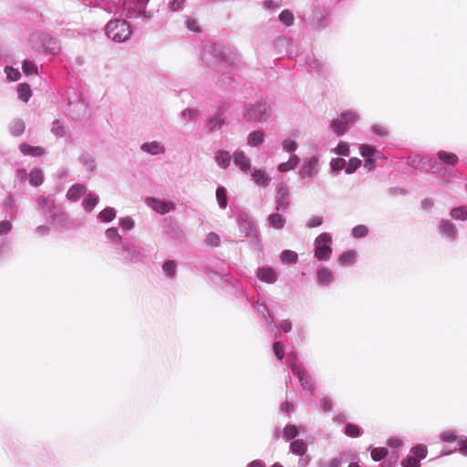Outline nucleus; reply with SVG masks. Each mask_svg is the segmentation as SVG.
<instances>
[{
    "label": "nucleus",
    "instance_id": "2eb2a0df",
    "mask_svg": "<svg viewBox=\"0 0 467 467\" xmlns=\"http://www.w3.org/2000/svg\"><path fill=\"white\" fill-rule=\"evenodd\" d=\"M140 150L143 152L149 153L150 155H160L165 152L164 145L157 140L148 141L143 143L140 146Z\"/></svg>",
    "mask_w": 467,
    "mask_h": 467
},
{
    "label": "nucleus",
    "instance_id": "aec40b11",
    "mask_svg": "<svg viewBox=\"0 0 467 467\" xmlns=\"http://www.w3.org/2000/svg\"><path fill=\"white\" fill-rule=\"evenodd\" d=\"M289 450L296 455L303 456L307 451V444L304 440L298 439L290 443Z\"/></svg>",
    "mask_w": 467,
    "mask_h": 467
},
{
    "label": "nucleus",
    "instance_id": "774afa93",
    "mask_svg": "<svg viewBox=\"0 0 467 467\" xmlns=\"http://www.w3.org/2000/svg\"><path fill=\"white\" fill-rule=\"evenodd\" d=\"M280 327L284 332L287 333L292 329V324L288 320H283L280 323Z\"/></svg>",
    "mask_w": 467,
    "mask_h": 467
},
{
    "label": "nucleus",
    "instance_id": "c85d7f7f",
    "mask_svg": "<svg viewBox=\"0 0 467 467\" xmlns=\"http://www.w3.org/2000/svg\"><path fill=\"white\" fill-rule=\"evenodd\" d=\"M285 223V218L278 213H273L268 217V223L275 229H281L284 227Z\"/></svg>",
    "mask_w": 467,
    "mask_h": 467
},
{
    "label": "nucleus",
    "instance_id": "f3484780",
    "mask_svg": "<svg viewBox=\"0 0 467 467\" xmlns=\"http://www.w3.org/2000/svg\"><path fill=\"white\" fill-rule=\"evenodd\" d=\"M232 159L233 154L223 150H217L214 155V161L216 164L222 169L228 168Z\"/></svg>",
    "mask_w": 467,
    "mask_h": 467
},
{
    "label": "nucleus",
    "instance_id": "4be33fe9",
    "mask_svg": "<svg viewBox=\"0 0 467 467\" xmlns=\"http://www.w3.org/2000/svg\"><path fill=\"white\" fill-rule=\"evenodd\" d=\"M358 253L354 250L344 252L338 258V262L342 265H351L355 264Z\"/></svg>",
    "mask_w": 467,
    "mask_h": 467
},
{
    "label": "nucleus",
    "instance_id": "37998d69",
    "mask_svg": "<svg viewBox=\"0 0 467 467\" xmlns=\"http://www.w3.org/2000/svg\"><path fill=\"white\" fill-rule=\"evenodd\" d=\"M347 161L341 158H334L330 161V168L333 171H339L346 169Z\"/></svg>",
    "mask_w": 467,
    "mask_h": 467
},
{
    "label": "nucleus",
    "instance_id": "4d7b16f0",
    "mask_svg": "<svg viewBox=\"0 0 467 467\" xmlns=\"http://www.w3.org/2000/svg\"><path fill=\"white\" fill-rule=\"evenodd\" d=\"M52 132L56 136H64L66 133V129L60 121H54L52 124Z\"/></svg>",
    "mask_w": 467,
    "mask_h": 467
},
{
    "label": "nucleus",
    "instance_id": "e433bc0d",
    "mask_svg": "<svg viewBox=\"0 0 467 467\" xmlns=\"http://www.w3.org/2000/svg\"><path fill=\"white\" fill-rule=\"evenodd\" d=\"M29 182L34 186H38L43 182V173L40 170L35 169L30 172Z\"/></svg>",
    "mask_w": 467,
    "mask_h": 467
},
{
    "label": "nucleus",
    "instance_id": "e2e57ef3",
    "mask_svg": "<svg viewBox=\"0 0 467 467\" xmlns=\"http://www.w3.org/2000/svg\"><path fill=\"white\" fill-rule=\"evenodd\" d=\"M299 457L298 467H306L311 461V457L307 453Z\"/></svg>",
    "mask_w": 467,
    "mask_h": 467
},
{
    "label": "nucleus",
    "instance_id": "7ed1b4c3",
    "mask_svg": "<svg viewBox=\"0 0 467 467\" xmlns=\"http://www.w3.org/2000/svg\"><path fill=\"white\" fill-rule=\"evenodd\" d=\"M359 116L358 113L352 110H348L340 114L336 119H334L330 127L332 130L338 136H342L346 133L348 127L357 121H358Z\"/></svg>",
    "mask_w": 467,
    "mask_h": 467
},
{
    "label": "nucleus",
    "instance_id": "cd10ccee",
    "mask_svg": "<svg viewBox=\"0 0 467 467\" xmlns=\"http://www.w3.org/2000/svg\"><path fill=\"white\" fill-rule=\"evenodd\" d=\"M224 119L222 116L218 115L209 119L207 127L209 130L215 131L221 130L224 126Z\"/></svg>",
    "mask_w": 467,
    "mask_h": 467
},
{
    "label": "nucleus",
    "instance_id": "c756f323",
    "mask_svg": "<svg viewBox=\"0 0 467 467\" xmlns=\"http://www.w3.org/2000/svg\"><path fill=\"white\" fill-rule=\"evenodd\" d=\"M281 146H282V149L284 151L292 153V154H294V152L298 148V144L296 141V140L291 139V138L284 139L281 142Z\"/></svg>",
    "mask_w": 467,
    "mask_h": 467
},
{
    "label": "nucleus",
    "instance_id": "393cba45",
    "mask_svg": "<svg viewBox=\"0 0 467 467\" xmlns=\"http://www.w3.org/2000/svg\"><path fill=\"white\" fill-rule=\"evenodd\" d=\"M20 151L25 155L41 156L44 154V150L40 147H34L23 143L20 145Z\"/></svg>",
    "mask_w": 467,
    "mask_h": 467
},
{
    "label": "nucleus",
    "instance_id": "0e129e2a",
    "mask_svg": "<svg viewBox=\"0 0 467 467\" xmlns=\"http://www.w3.org/2000/svg\"><path fill=\"white\" fill-rule=\"evenodd\" d=\"M185 0H173L171 4H170V8L172 10V11H178L180 9H182L183 4H184Z\"/></svg>",
    "mask_w": 467,
    "mask_h": 467
},
{
    "label": "nucleus",
    "instance_id": "412c9836",
    "mask_svg": "<svg viewBox=\"0 0 467 467\" xmlns=\"http://www.w3.org/2000/svg\"><path fill=\"white\" fill-rule=\"evenodd\" d=\"M86 192V187L81 184L73 185L67 192V197L70 201H78Z\"/></svg>",
    "mask_w": 467,
    "mask_h": 467
},
{
    "label": "nucleus",
    "instance_id": "de8ad7c7",
    "mask_svg": "<svg viewBox=\"0 0 467 467\" xmlns=\"http://www.w3.org/2000/svg\"><path fill=\"white\" fill-rule=\"evenodd\" d=\"M402 467H420V460L415 458L412 454L408 455L404 460L401 462Z\"/></svg>",
    "mask_w": 467,
    "mask_h": 467
},
{
    "label": "nucleus",
    "instance_id": "1a4fd4ad",
    "mask_svg": "<svg viewBox=\"0 0 467 467\" xmlns=\"http://www.w3.org/2000/svg\"><path fill=\"white\" fill-rule=\"evenodd\" d=\"M358 149L360 155L365 159L364 167L371 171L375 166V160L379 157V152L375 147L368 144H361Z\"/></svg>",
    "mask_w": 467,
    "mask_h": 467
},
{
    "label": "nucleus",
    "instance_id": "2f4dec72",
    "mask_svg": "<svg viewBox=\"0 0 467 467\" xmlns=\"http://www.w3.org/2000/svg\"><path fill=\"white\" fill-rule=\"evenodd\" d=\"M216 201L220 208H226L227 206V195H226V189L223 186H220L216 189Z\"/></svg>",
    "mask_w": 467,
    "mask_h": 467
},
{
    "label": "nucleus",
    "instance_id": "bb28decb",
    "mask_svg": "<svg viewBox=\"0 0 467 467\" xmlns=\"http://www.w3.org/2000/svg\"><path fill=\"white\" fill-rule=\"evenodd\" d=\"M17 94H18V98L22 101L27 102L32 96V90H31L29 85H27L26 83H22V84L18 85Z\"/></svg>",
    "mask_w": 467,
    "mask_h": 467
},
{
    "label": "nucleus",
    "instance_id": "8fccbe9b",
    "mask_svg": "<svg viewBox=\"0 0 467 467\" xmlns=\"http://www.w3.org/2000/svg\"><path fill=\"white\" fill-rule=\"evenodd\" d=\"M5 72L6 74V78L10 81H16L20 78V72L17 68H14L12 67H5Z\"/></svg>",
    "mask_w": 467,
    "mask_h": 467
},
{
    "label": "nucleus",
    "instance_id": "ddd939ff",
    "mask_svg": "<svg viewBox=\"0 0 467 467\" xmlns=\"http://www.w3.org/2000/svg\"><path fill=\"white\" fill-rule=\"evenodd\" d=\"M291 363V369L294 375L298 378V380L301 382L304 389L308 390L311 389V381L309 376L305 372L302 368L301 365L298 364L294 358L289 357Z\"/></svg>",
    "mask_w": 467,
    "mask_h": 467
},
{
    "label": "nucleus",
    "instance_id": "473e14b6",
    "mask_svg": "<svg viewBox=\"0 0 467 467\" xmlns=\"http://www.w3.org/2000/svg\"><path fill=\"white\" fill-rule=\"evenodd\" d=\"M25 128V123L21 119L13 120L9 126L10 132L15 136L21 135L24 132Z\"/></svg>",
    "mask_w": 467,
    "mask_h": 467
},
{
    "label": "nucleus",
    "instance_id": "f8f14e48",
    "mask_svg": "<svg viewBox=\"0 0 467 467\" xmlns=\"http://www.w3.org/2000/svg\"><path fill=\"white\" fill-rule=\"evenodd\" d=\"M233 161L234 165L244 173L247 174L253 168L250 158L244 150H236L233 153Z\"/></svg>",
    "mask_w": 467,
    "mask_h": 467
},
{
    "label": "nucleus",
    "instance_id": "c03bdc74",
    "mask_svg": "<svg viewBox=\"0 0 467 467\" xmlns=\"http://www.w3.org/2000/svg\"><path fill=\"white\" fill-rule=\"evenodd\" d=\"M299 429L295 425H287L284 429V437L286 440H292L297 436Z\"/></svg>",
    "mask_w": 467,
    "mask_h": 467
},
{
    "label": "nucleus",
    "instance_id": "7c9ffc66",
    "mask_svg": "<svg viewBox=\"0 0 467 467\" xmlns=\"http://www.w3.org/2000/svg\"><path fill=\"white\" fill-rule=\"evenodd\" d=\"M438 158L447 163V164H450V165H454L457 163L458 161V157L454 154V153H451V152H447V151H444V150H441L438 152Z\"/></svg>",
    "mask_w": 467,
    "mask_h": 467
},
{
    "label": "nucleus",
    "instance_id": "338daca9",
    "mask_svg": "<svg viewBox=\"0 0 467 467\" xmlns=\"http://www.w3.org/2000/svg\"><path fill=\"white\" fill-rule=\"evenodd\" d=\"M388 444L390 447L398 448L402 445V441L400 438L393 437L389 440Z\"/></svg>",
    "mask_w": 467,
    "mask_h": 467
},
{
    "label": "nucleus",
    "instance_id": "603ef678",
    "mask_svg": "<svg viewBox=\"0 0 467 467\" xmlns=\"http://www.w3.org/2000/svg\"><path fill=\"white\" fill-rule=\"evenodd\" d=\"M388 453L385 448H374L371 450V458L378 462L383 459Z\"/></svg>",
    "mask_w": 467,
    "mask_h": 467
},
{
    "label": "nucleus",
    "instance_id": "f704fd0d",
    "mask_svg": "<svg viewBox=\"0 0 467 467\" xmlns=\"http://www.w3.org/2000/svg\"><path fill=\"white\" fill-rule=\"evenodd\" d=\"M105 236L113 244H119L121 243V236L115 227L108 228L105 231Z\"/></svg>",
    "mask_w": 467,
    "mask_h": 467
},
{
    "label": "nucleus",
    "instance_id": "13d9d810",
    "mask_svg": "<svg viewBox=\"0 0 467 467\" xmlns=\"http://www.w3.org/2000/svg\"><path fill=\"white\" fill-rule=\"evenodd\" d=\"M441 438L444 441H457L459 437L456 436V433H455L454 431L449 430V431H443L441 434Z\"/></svg>",
    "mask_w": 467,
    "mask_h": 467
},
{
    "label": "nucleus",
    "instance_id": "9d476101",
    "mask_svg": "<svg viewBox=\"0 0 467 467\" xmlns=\"http://www.w3.org/2000/svg\"><path fill=\"white\" fill-rule=\"evenodd\" d=\"M289 203V189L285 182H280L276 186V210L285 211L288 208Z\"/></svg>",
    "mask_w": 467,
    "mask_h": 467
},
{
    "label": "nucleus",
    "instance_id": "49530a36",
    "mask_svg": "<svg viewBox=\"0 0 467 467\" xmlns=\"http://www.w3.org/2000/svg\"><path fill=\"white\" fill-rule=\"evenodd\" d=\"M279 19L287 26L293 25L294 23V16L289 10L282 11L279 15Z\"/></svg>",
    "mask_w": 467,
    "mask_h": 467
},
{
    "label": "nucleus",
    "instance_id": "dca6fc26",
    "mask_svg": "<svg viewBox=\"0 0 467 467\" xmlns=\"http://www.w3.org/2000/svg\"><path fill=\"white\" fill-rule=\"evenodd\" d=\"M300 159L296 154H291L286 161L281 162L277 165V171L280 173L294 171L299 164Z\"/></svg>",
    "mask_w": 467,
    "mask_h": 467
},
{
    "label": "nucleus",
    "instance_id": "f257e3e1",
    "mask_svg": "<svg viewBox=\"0 0 467 467\" xmlns=\"http://www.w3.org/2000/svg\"><path fill=\"white\" fill-rule=\"evenodd\" d=\"M148 1L149 0H112L109 4L108 11L132 18L144 12Z\"/></svg>",
    "mask_w": 467,
    "mask_h": 467
},
{
    "label": "nucleus",
    "instance_id": "3c124183",
    "mask_svg": "<svg viewBox=\"0 0 467 467\" xmlns=\"http://www.w3.org/2000/svg\"><path fill=\"white\" fill-rule=\"evenodd\" d=\"M119 223V226L125 231L131 230L135 224L133 219L130 216L120 218Z\"/></svg>",
    "mask_w": 467,
    "mask_h": 467
},
{
    "label": "nucleus",
    "instance_id": "6e6d98bb",
    "mask_svg": "<svg viewBox=\"0 0 467 467\" xmlns=\"http://www.w3.org/2000/svg\"><path fill=\"white\" fill-rule=\"evenodd\" d=\"M457 451L464 456H467V438L460 436L457 440Z\"/></svg>",
    "mask_w": 467,
    "mask_h": 467
},
{
    "label": "nucleus",
    "instance_id": "a878e982",
    "mask_svg": "<svg viewBox=\"0 0 467 467\" xmlns=\"http://www.w3.org/2000/svg\"><path fill=\"white\" fill-rule=\"evenodd\" d=\"M199 115V111L196 109L188 108L181 112L180 118L183 122L188 123L196 119Z\"/></svg>",
    "mask_w": 467,
    "mask_h": 467
},
{
    "label": "nucleus",
    "instance_id": "6ab92c4d",
    "mask_svg": "<svg viewBox=\"0 0 467 467\" xmlns=\"http://www.w3.org/2000/svg\"><path fill=\"white\" fill-rule=\"evenodd\" d=\"M317 281L320 284L329 285L334 281L333 272L327 267H321L317 269Z\"/></svg>",
    "mask_w": 467,
    "mask_h": 467
},
{
    "label": "nucleus",
    "instance_id": "5fc2aeb1",
    "mask_svg": "<svg viewBox=\"0 0 467 467\" xmlns=\"http://www.w3.org/2000/svg\"><path fill=\"white\" fill-rule=\"evenodd\" d=\"M345 434L350 437H358L360 434V430L357 425L348 423L345 427Z\"/></svg>",
    "mask_w": 467,
    "mask_h": 467
},
{
    "label": "nucleus",
    "instance_id": "0eeeda50",
    "mask_svg": "<svg viewBox=\"0 0 467 467\" xmlns=\"http://www.w3.org/2000/svg\"><path fill=\"white\" fill-rule=\"evenodd\" d=\"M299 172L302 177H306L310 180L314 179L319 172L318 158L316 156L306 158Z\"/></svg>",
    "mask_w": 467,
    "mask_h": 467
},
{
    "label": "nucleus",
    "instance_id": "9b49d317",
    "mask_svg": "<svg viewBox=\"0 0 467 467\" xmlns=\"http://www.w3.org/2000/svg\"><path fill=\"white\" fill-rule=\"evenodd\" d=\"M441 236L449 242H453L458 235L456 225L449 220L441 219L438 224Z\"/></svg>",
    "mask_w": 467,
    "mask_h": 467
},
{
    "label": "nucleus",
    "instance_id": "052dcab7",
    "mask_svg": "<svg viewBox=\"0 0 467 467\" xmlns=\"http://www.w3.org/2000/svg\"><path fill=\"white\" fill-rule=\"evenodd\" d=\"M322 222H323L322 217L313 216L307 221L306 226L309 228L317 227L322 224Z\"/></svg>",
    "mask_w": 467,
    "mask_h": 467
},
{
    "label": "nucleus",
    "instance_id": "864d4df0",
    "mask_svg": "<svg viewBox=\"0 0 467 467\" xmlns=\"http://www.w3.org/2000/svg\"><path fill=\"white\" fill-rule=\"evenodd\" d=\"M368 233L367 226L365 225H357L352 229V235L355 238L365 237Z\"/></svg>",
    "mask_w": 467,
    "mask_h": 467
},
{
    "label": "nucleus",
    "instance_id": "b1692460",
    "mask_svg": "<svg viewBox=\"0 0 467 467\" xmlns=\"http://www.w3.org/2000/svg\"><path fill=\"white\" fill-rule=\"evenodd\" d=\"M98 202L99 196L94 193H89L84 198L82 206L86 212L89 213L96 207Z\"/></svg>",
    "mask_w": 467,
    "mask_h": 467
},
{
    "label": "nucleus",
    "instance_id": "f03ea898",
    "mask_svg": "<svg viewBox=\"0 0 467 467\" xmlns=\"http://www.w3.org/2000/svg\"><path fill=\"white\" fill-rule=\"evenodd\" d=\"M106 36L114 42L122 43L131 35L130 25L122 19L110 20L105 26Z\"/></svg>",
    "mask_w": 467,
    "mask_h": 467
},
{
    "label": "nucleus",
    "instance_id": "a18cd8bd",
    "mask_svg": "<svg viewBox=\"0 0 467 467\" xmlns=\"http://www.w3.org/2000/svg\"><path fill=\"white\" fill-rule=\"evenodd\" d=\"M23 72L26 75L37 74V67L36 65L29 60H25L22 66Z\"/></svg>",
    "mask_w": 467,
    "mask_h": 467
},
{
    "label": "nucleus",
    "instance_id": "72a5a7b5",
    "mask_svg": "<svg viewBox=\"0 0 467 467\" xmlns=\"http://www.w3.org/2000/svg\"><path fill=\"white\" fill-rule=\"evenodd\" d=\"M451 216L455 220H467V206H459L451 209Z\"/></svg>",
    "mask_w": 467,
    "mask_h": 467
},
{
    "label": "nucleus",
    "instance_id": "4468645a",
    "mask_svg": "<svg viewBox=\"0 0 467 467\" xmlns=\"http://www.w3.org/2000/svg\"><path fill=\"white\" fill-rule=\"evenodd\" d=\"M256 275L259 280L268 284H273L277 279V274L275 270L269 266H263L258 268Z\"/></svg>",
    "mask_w": 467,
    "mask_h": 467
},
{
    "label": "nucleus",
    "instance_id": "39448f33",
    "mask_svg": "<svg viewBox=\"0 0 467 467\" xmlns=\"http://www.w3.org/2000/svg\"><path fill=\"white\" fill-rule=\"evenodd\" d=\"M145 204L155 213L164 215L176 210V204L170 200L159 199L155 197H146Z\"/></svg>",
    "mask_w": 467,
    "mask_h": 467
},
{
    "label": "nucleus",
    "instance_id": "20e7f679",
    "mask_svg": "<svg viewBox=\"0 0 467 467\" xmlns=\"http://www.w3.org/2000/svg\"><path fill=\"white\" fill-rule=\"evenodd\" d=\"M332 236L328 233L319 234L314 242L315 257L320 261H327L332 254Z\"/></svg>",
    "mask_w": 467,
    "mask_h": 467
},
{
    "label": "nucleus",
    "instance_id": "69168bd1",
    "mask_svg": "<svg viewBox=\"0 0 467 467\" xmlns=\"http://www.w3.org/2000/svg\"><path fill=\"white\" fill-rule=\"evenodd\" d=\"M10 229L11 223L9 222L4 221L0 223V235L8 233Z\"/></svg>",
    "mask_w": 467,
    "mask_h": 467
},
{
    "label": "nucleus",
    "instance_id": "bf43d9fd",
    "mask_svg": "<svg viewBox=\"0 0 467 467\" xmlns=\"http://www.w3.org/2000/svg\"><path fill=\"white\" fill-rule=\"evenodd\" d=\"M372 131L380 137H386L388 135V129L381 124L373 125Z\"/></svg>",
    "mask_w": 467,
    "mask_h": 467
},
{
    "label": "nucleus",
    "instance_id": "58836bf2",
    "mask_svg": "<svg viewBox=\"0 0 467 467\" xmlns=\"http://www.w3.org/2000/svg\"><path fill=\"white\" fill-rule=\"evenodd\" d=\"M281 261L285 264L295 263L297 259V254L291 250H285L280 255Z\"/></svg>",
    "mask_w": 467,
    "mask_h": 467
},
{
    "label": "nucleus",
    "instance_id": "423d86ee",
    "mask_svg": "<svg viewBox=\"0 0 467 467\" xmlns=\"http://www.w3.org/2000/svg\"><path fill=\"white\" fill-rule=\"evenodd\" d=\"M244 119L251 122H262L269 117V109L265 103H258L247 109Z\"/></svg>",
    "mask_w": 467,
    "mask_h": 467
},
{
    "label": "nucleus",
    "instance_id": "680f3d73",
    "mask_svg": "<svg viewBox=\"0 0 467 467\" xmlns=\"http://www.w3.org/2000/svg\"><path fill=\"white\" fill-rule=\"evenodd\" d=\"M274 352L278 359H282L285 356L283 346L279 342H275Z\"/></svg>",
    "mask_w": 467,
    "mask_h": 467
},
{
    "label": "nucleus",
    "instance_id": "c9c22d12",
    "mask_svg": "<svg viewBox=\"0 0 467 467\" xmlns=\"http://www.w3.org/2000/svg\"><path fill=\"white\" fill-rule=\"evenodd\" d=\"M410 453L417 459H424L427 456V447L423 444H418L410 449Z\"/></svg>",
    "mask_w": 467,
    "mask_h": 467
},
{
    "label": "nucleus",
    "instance_id": "6e6552de",
    "mask_svg": "<svg viewBox=\"0 0 467 467\" xmlns=\"http://www.w3.org/2000/svg\"><path fill=\"white\" fill-rule=\"evenodd\" d=\"M247 174L250 176L252 182L255 185L262 188L268 187L272 182L271 176L263 168L253 166V168L249 171Z\"/></svg>",
    "mask_w": 467,
    "mask_h": 467
},
{
    "label": "nucleus",
    "instance_id": "a211bd4d",
    "mask_svg": "<svg viewBox=\"0 0 467 467\" xmlns=\"http://www.w3.org/2000/svg\"><path fill=\"white\" fill-rule=\"evenodd\" d=\"M265 140V133L263 130H256L250 132L247 136V145L254 148L262 145Z\"/></svg>",
    "mask_w": 467,
    "mask_h": 467
},
{
    "label": "nucleus",
    "instance_id": "4c0bfd02",
    "mask_svg": "<svg viewBox=\"0 0 467 467\" xmlns=\"http://www.w3.org/2000/svg\"><path fill=\"white\" fill-rule=\"evenodd\" d=\"M80 162L89 171H92L96 168L95 160L88 154L81 155Z\"/></svg>",
    "mask_w": 467,
    "mask_h": 467
},
{
    "label": "nucleus",
    "instance_id": "5701e85b",
    "mask_svg": "<svg viewBox=\"0 0 467 467\" xmlns=\"http://www.w3.org/2000/svg\"><path fill=\"white\" fill-rule=\"evenodd\" d=\"M116 210L112 207H107L99 213L98 218L101 223H110L116 218Z\"/></svg>",
    "mask_w": 467,
    "mask_h": 467
},
{
    "label": "nucleus",
    "instance_id": "a19ab883",
    "mask_svg": "<svg viewBox=\"0 0 467 467\" xmlns=\"http://www.w3.org/2000/svg\"><path fill=\"white\" fill-rule=\"evenodd\" d=\"M361 166V161L358 158H351L346 166V172L351 174Z\"/></svg>",
    "mask_w": 467,
    "mask_h": 467
},
{
    "label": "nucleus",
    "instance_id": "ea45409f",
    "mask_svg": "<svg viewBox=\"0 0 467 467\" xmlns=\"http://www.w3.org/2000/svg\"><path fill=\"white\" fill-rule=\"evenodd\" d=\"M332 152L337 155L348 156L350 153L349 145L347 142L340 141L338 145L332 150Z\"/></svg>",
    "mask_w": 467,
    "mask_h": 467
},
{
    "label": "nucleus",
    "instance_id": "09e8293b",
    "mask_svg": "<svg viewBox=\"0 0 467 467\" xmlns=\"http://www.w3.org/2000/svg\"><path fill=\"white\" fill-rule=\"evenodd\" d=\"M162 269L169 277H173L176 274V264L173 261H167L163 264Z\"/></svg>",
    "mask_w": 467,
    "mask_h": 467
},
{
    "label": "nucleus",
    "instance_id": "79ce46f5",
    "mask_svg": "<svg viewBox=\"0 0 467 467\" xmlns=\"http://www.w3.org/2000/svg\"><path fill=\"white\" fill-rule=\"evenodd\" d=\"M204 242L207 245L212 247H216L221 243L220 236L215 233H209L204 239Z\"/></svg>",
    "mask_w": 467,
    "mask_h": 467
}]
</instances>
